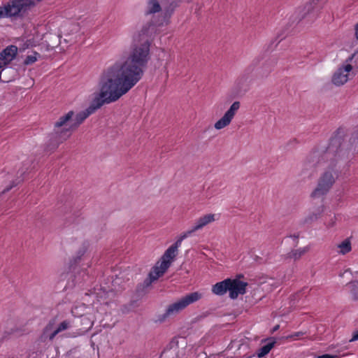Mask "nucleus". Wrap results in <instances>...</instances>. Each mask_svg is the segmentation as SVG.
I'll list each match as a JSON object with an SVG mask.
<instances>
[{"label": "nucleus", "instance_id": "17", "mask_svg": "<svg viewBox=\"0 0 358 358\" xmlns=\"http://www.w3.org/2000/svg\"><path fill=\"white\" fill-rule=\"evenodd\" d=\"M228 289L229 282L228 278H227L214 285L212 287V292L216 295L222 296L227 293Z\"/></svg>", "mask_w": 358, "mask_h": 358}, {"label": "nucleus", "instance_id": "25", "mask_svg": "<svg viewBox=\"0 0 358 358\" xmlns=\"http://www.w3.org/2000/svg\"><path fill=\"white\" fill-rule=\"evenodd\" d=\"M196 230H194V227L192 228L183 234H182L180 236V238L183 241L184 239L187 238V237L190 236L194 232H195Z\"/></svg>", "mask_w": 358, "mask_h": 358}, {"label": "nucleus", "instance_id": "8", "mask_svg": "<svg viewBox=\"0 0 358 358\" xmlns=\"http://www.w3.org/2000/svg\"><path fill=\"white\" fill-rule=\"evenodd\" d=\"M320 1V0H312L311 2L306 3L303 6L297 8L289 18V20L292 21V24H297L307 14L315 8V6Z\"/></svg>", "mask_w": 358, "mask_h": 358}, {"label": "nucleus", "instance_id": "31", "mask_svg": "<svg viewBox=\"0 0 358 358\" xmlns=\"http://www.w3.org/2000/svg\"><path fill=\"white\" fill-rule=\"evenodd\" d=\"M358 340V331L355 332L352 337L350 339V342H353Z\"/></svg>", "mask_w": 358, "mask_h": 358}, {"label": "nucleus", "instance_id": "5", "mask_svg": "<svg viewBox=\"0 0 358 358\" xmlns=\"http://www.w3.org/2000/svg\"><path fill=\"white\" fill-rule=\"evenodd\" d=\"M202 296L203 294L199 292H192L184 296L178 301L170 304L167 307L166 312L163 315L159 316V320L163 322L167 317L176 315L180 311L185 309L189 305L200 300L202 298Z\"/></svg>", "mask_w": 358, "mask_h": 358}, {"label": "nucleus", "instance_id": "20", "mask_svg": "<svg viewBox=\"0 0 358 358\" xmlns=\"http://www.w3.org/2000/svg\"><path fill=\"white\" fill-rule=\"evenodd\" d=\"M71 327V322L69 320H64L58 327L53 331L52 336H56L60 332L69 329Z\"/></svg>", "mask_w": 358, "mask_h": 358}, {"label": "nucleus", "instance_id": "7", "mask_svg": "<svg viewBox=\"0 0 358 358\" xmlns=\"http://www.w3.org/2000/svg\"><path fill=\"white\" fill-rule=\"evenodd\" d=\"M240 106V101H234L224 115L215 123V128L220 130L228 126L239 110Z\"/></svg>", "mask_w": 358, "mask_h": 358}, {"label": "nucleus", "instance_id": "24", "mask_svg": "<svg viewBox=\"0 0 358 358\" xmlns=\"http://www.w3.org/2000/svg\"><path fill=\"white\" fill-rule=\"evenodd\" d=\"M40 56L41 55L39 53H38L36 52H34L33 54L27 56L24 63L26 65L31 64L34 63L35 62H36L38 58L40 57Z\"/></svg>", "mask_w": 358, "mask_h": 358}, {"label": "nucleus", "instance_id": "35", "mask_svg": "<svg viewBox=\"0 0 358 358\" xmlns=\"http://www.w3.org/2000/svg\"><path fill=\"white\" fill-rule=\"evenodd\" d=\"M279 327H280V325H279V324L275 325V326L273 328L272 331H273V332H274V331H277V330L279 329Z\"/></svg>", "mask_w": 358, "mask_h": 358}, {"label": "nucleus", "instance_id": "4", "mask_svg": "<svg viewBox=\"0 0 358 358\" xmlns=\"http://www.w3.org/2000/svg\"><path fill=\"white\" fill-rule=\"evenodd\" d=\"M41 0H10L3 5L7 18L22 17Z\"/></svg>", "mask_w": 358, "mask_h": 358}, {"label": "nucleus", "instance_id": "22", "mask_svg": "<svg viewBox=\"0 0 358 358\" xmlns=\"http://www.w3.org/2000/svg\"><path fill=\"white\" fill-rule=\"evenodd\" d=\"M274 345V342H270L264 345V346L261 347L257 352V357H263L266 355H267L270 350L273 348Z\"/></svg>", "mask_w": 358, "mask_h": 358}, {"label": "nucleus", "instance_id": "19", "mask_svg": "<svg viewBox=\"0 0 358 358\" xmlns=\"http://www.w3.org/2000/svg\"><path fill=\"white\" fill-rule=\"evenodd\" d=\"M309 250L310 247L308 245L296 250H292V251L287 254L286 258L293 259L294 260L296 261L300 259L302 255L308 252Z\"/></svg>", "mask_w": 358, "mask_h": 358}, {"label": "nucleus", "instance_id": "2", "mask_svg": "<svg viewBox=\"0 0 358 358\" xmlns=\"http://www.w3.org/2000/svg\"><path fill=\"white\" fill-rule=\"evenodd\" d=\"M99 92L96 94L89 107L74 117L73 111L71 110L60 117L55 123L54 131L50 134L48 147L53 150L59 144L67 140L72 132L76 130L83 121L104 104H108L121 98L101 78L99 81Z\"/></svg>", "mask_w": 358, "mask_h": 358}, {"label": "nucleus", "instance_id": "10", "mask_svg": "<svg viewBox=\"0 0 358 358\" xmlns=\"http://www.w3.org/2000/svg\"><path fill=\"white\" fill-rule=\"evenodd\" d=\"M352 65L347 64L338 68L334 73L332 77V83L338 86L343 85L349 79V73L352 70Z\"/></svg>", "mask_w": 358, "mask_h": 358}, {"label": "nucleus", "instance_id": "30", "mask_svg": "<svg viewBox=\"0 0 358 358\" xmlns=\"http://www.w3.org/2000/svg\"><path fill=\"white\" fill-rule=\"evenodd\" d=\"M1 18H7L3 6H0V19Z\"/></svg>", "mask_w": 358, "mask_h": 358}, {"label": "nucleus", "instance_id": "3", "mask_svg": "<svg viewBox=\"0 0 358 358\" xmlns=\"http://www.w3.org/2000/svg\"><path fill=\"white\" fill-rule=\"evenodd\" d=\"M338 159H342L330 150L326 151L318 162L320 164H327V169L320 175L317 185L311 193L313 198H320L327 194L335 183L338 173L335 170ZM345 159V158H343Z\"/></svg>", "mask_w": 358, "mask_h": 358}, {"label": "nucleus", "instance_id": "14", "mask_svg": "<svg viewBox=\"0 0 358 358\" xmlns=\"http://www.w3.org/2000/svg\"><path fill=\"white\" fill-rule=\"evenodd\" d=\"M215 220V214H206L204 215L195 220L194 224V230L198 231L203 229L204 227L210 223L213 222Z\"/></svg>", "mask_w": 358, "mask_h": 358}, {"label": "nucleus", "instance_id": "27", "mask_svg": "<svg viewBox=\"0 0 358 358\" xmlns=\"http://www.w3.org/2000/svg\"><path fill=\"white\" fill-rule=\"evenodd\" d=\"M22 180V179H20V180L17 179V182H13L12 185H10V186L7 187L6 188H5L3 191V193L9 191L13 187L17 185Z\"/></svg>", "mask_w": 358, "mask_h": 358}, {"label": "nucleus", "instance_id": "26", "mask_svg": "<svg viewBox=\"0 0 358 358\" xmlns=\"http://www.w3.org/2000/svg\"><path fill=\"white\" fill-rule=\"evenodd\" d=\"M182 240L179 237L178 239L170 247L176 250L178 252V248L181 245Z\"/></svg>", "mask_w": 358, "mask_h": 358}, {"label": "nucleus", "instance_id": "34", "mask_svg": "<svg viewBox=\"0 0 358 358\" xmlns=\"http://www.w3.org/2000/svg\"><path fill=\"white\" fill-rule=\"evenodd\" d=\"M335 222L333 219L327 224V227H332L334 226Z\"/></svg>", "mask_w": 358, "mask_h": 358}, {"label": "nucleus", "instance_id": "32", "mask_svg": "<svg viewBox=\"0 0 358 358\" xmlns=\"http://www.w3.org/2000/svg\"><path fill=\"white\" fill-rule=\"evenodd\" d=\"M355 37L358 41V23L355 24Z\"/></svg>", "mask_w": 358, "mask_h": 358}, {"label": "nucleus", "instance_id": "16", "mask_svg": "<svg viewBox=\"0 0 358 358\" xmlns=\"http://www.w3.org/2000/svg\"><path fill=\"white\" fill-rule=\"evenodd\" d=\"M162 10V6L158 0H147L145 8V15H152Z\"/></svg>", "mask_w": 358, "mask_h": 358}, {"label": "nucleus", "instance_id": "33", "mask_svg": "<svg viewBox=\"0 0 358 358\" xmlns=\"http://www.w3.org/2000/svg\"><path fill=\"white\" fill-rule=\"evenodd\" d=\"M336 357V356H333V355H331L325 354V355H322L318 356L317 358H334Z\"/></svg>", "mask_w": 358, "mask_h": 358}, {"label": "nucleus", "instance_id": "1", "mask_svg": "<svg viewBox=\"0 0 358 358\" xmlns=\"http://www.w3.org/2000/svg\"><path fill=\"white\" fill-rule=\"evenodd\" d=\"M155 31L153 24L143 26L134 35L127 57L117 61L103 73L101 78L121 97L142 78L150 59V37Z\"/></svg>", "mask_w": 358, "mask_h": 358}, {"label": "nucleus", "instance_id": "13", "mask_svg": "<svg viewBox=\"0 0 358 358\" xmlns=\"http://www.w3.org/2000/svg\"><path fill=\"white\" fill-rule=\"evenodd\" d=\"M168 268L169 267L167 266V264L159 261L149 273V283L157 280L166 271Z\"/></svg>", "mask_w": 358, "mask_h": 358}, {"label": "nucleus", "instance_id": "18", "mask_svg": "<svg viewBox=\"0 0 358 358\" xmlns=\"http://www.w3.org/2000/svg\"><path fill=\"white\" fill-rule=\"evenodd\" d=\"M178 255V252L176 251L173 248L169 247L162 255L160 262H164L167 264V266L169 268L172 262L174 260L175 257Z\"/></svg>", "mask_w": 358, "mask_h": 358}, {"label": "nucleus", "instance_id": "6", "mask_svg": "<svg viewBox=\"0 0 358 358\" xmlns=\"http://www.w3.org/2000/svg\"><path fill=\"white\" fill-rule=\"evenodd\" d=\"M358 152V135L350 138L347 145L342 146L338 151L339 157L345 158L347 160L352 159Z\"/></svg>", "mask_w": 358, "mask_h": 358}, {"label": "nucleus", "instance_id": "21", "mask_svg": "<svg viewBox=\"0 0 358 358\" xmlns=\"http://www.w3.org/2000/svg\"><path fill=\"white\" fill-rule=\"evenodd\" d=\"M338 248H339L338 252L340 254L345 255L352 249L351 243L348 239H345L338 245Z\"/></svg>", "mask_w": 358, "mask_h": 358}, {"label": "nucleus", "instance_id": "29", "mask_svg": "<svg viewBox=\"0 0 358 358\" xmlns=\"http://www.w3.org/2000/svg\"><path fill=\"white\" fill-rule=\"evenodd\" d=\"M304 334L303 332L302 331H298V332H296L292 335H290L289 337V338H292L293 339H296V337H299V336H303Z\"/></svg>", "mask_w": 358, "mask_h": 358}, {"label": "nucleus", "instance_id": "36", "mask_svg": "<svg viewBox=\"0 0 358 358\" xmlns=\"http://www.w3.org/2000/svg\"><path fill=\"white\" fill-rule=\"evenodd\" d=\"M285 37V36H284L283 34H278V38H280V40H282Z\"/></svg>", "mask_w": 358, "mask_h": 358}, {"label": "nucleus", "instance_id": "9", "mask_svg": "<svg viewBox=\"0 0 358 358\" xmlns=\"http://www.w3.org/2000/svg\"><path fill=\"white\" fill-rule=\"evenodd\" d=\"M229 289L228 292L229 297L232 299H236L238 295H243L246 292V287L248 282L240 280L239 279L228 278Z\"/></svg>", "mask_w": 358, "mask_h": 358}, {"label": "nucleus", "instance_id": "23", "mask_svg": "<svg viewBox=\"0 0 358 358\" xmlns=\"http://www.w3.org/2000/svg\"><path fill=\"white\" fill-rule=\"evenodd\" d=\"M348 286L354 299H358V280L350 282Z\"/></svg>", "mask_w": 358, "mask_h": 358}, {"label": "nucleus", "instance_id": "11", "mask_svg": "<svg viewBox=\"0 0 358 358\" xmlns=\"http://www.w3.org/2000/svg\"><path fill=\"white\" fill-rule=\"evenodd\" d=\"M17 52V48L11 45L0 52V69L3 68L12 62Z\"/></svg>", "mask_w": 358, "mask_h": 358}, {"label": "nucleus", "instance_id": "15", "mask_svg": "<svg viewBox=\"0 0 358 358\" xmlns=\"http://www.w3.org/2000/svg\"><path fill=\"white\" fill-rule=\"evenodd\" d=\"M55 321L50 320L48 324L43 329V332L39 337L40 342L45 343L47 340L52 341L55 336L52 337V334H53Z\"/></svg>", "mask_w": 358, "mask_h": 358}, {"label": "nucleus", "instance_id": "28", "mask_svg": "<svg viewBox=\"0 0 358 358\" xmlns=\"http://www.w3.org/2000/svg\"><path fill=\"white\" fill-rule=\"evenodd\" d=\"M354 59H358V52H355L353 55H352L350 57H348L346 60V62H352Z\"/></svg>", "mask_w": 358, "mask_h": 358}, {"label": "nucleus", "instance_id": "12", "mask_svg": "<svg viewBox=\"0 0 358 358\" xmlns=\"http://www.w3.org/2000/svg\"><path fill=\"white\" fill-rule=\"evenodd\" d=\"M324 210V206L321 205L310 210L303 220V224H311L318 220Z\"/></svg>", "mask_w": 358, "mask_h": 358}]
</instances>
